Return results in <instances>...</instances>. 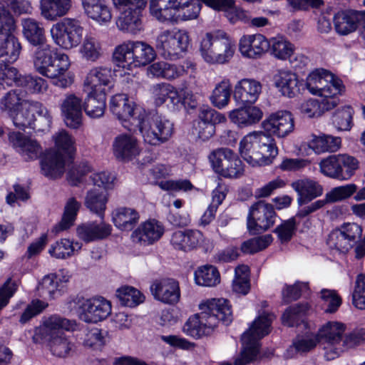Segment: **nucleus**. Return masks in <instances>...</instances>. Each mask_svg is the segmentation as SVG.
I'll use <instances>...</instances> for the list:
<instances>
[{"instance_id":"obj_64","label":"nucleus","mask_w":365,"mask_h":365,"mask_svg":"<svg viewBox=\"0 0 365 365\" xmlns=\"http://www.w3.org/2000/svg\"><path fill=\"white\" fill-rule=\"evenodd\" d=\"M327 245L330 248L336 249L343 253L348 252L352 247L350 241L346 239L339 228L334 230L329 235Z\"/></svg>"},{"instance_id":"obj_35","label":"nucleus","mask_w":365,"mask_h":365,"mask_svg":"<svg viewBox=\"0 0 365 365\" xmlns=\"http://www.w3.org/2000/svg\"><path fill=\"white\" fill-rule=\"evenodd\" d=\"M112 81V71L106 66H97L90 70L84 85L90 91L106 93V86H110Z\"/></svg>"},{"instance_id":"obj_53","label":"nucleus","mask_w":365,"mask_h":365,"mask_svg":"<svg viewBox=\"0 0 365 365\" xmlns=\"http://www.w3.org/2000/svg\"><path fill=\"white\" fill-rule=\"evenodd\" d=\"M195 280L198 285L213 287L220 282V273L216 267L205 265L195 272Z\"/></svg>"},{"instance_id":"obj_16","label":"nucleus","mask_w":365,"mask_h":365,"mask_svg":"<svg viewBox=\"0 0 365 365\" xmlns=\"http://www.w3.org/2000/svg\"><path fill=\"white\" fill-rule=\"evenodd\" d=\"M35 113L42 118L46 128L51 126L52 116L49 110L38 101H28L9 117L12 120L14 125L19 130H24L26 128L35 129Z\"/></svg>"},{"instance_id":"obj_3","label":"nucleus","mask_w":365,"mask_h":365,"mask_svg":"<svg viewBox=\"0 0 365 365\" xmlns=\"http://www.w3.org/2000/svg\"><path fill=\"white\" fill-rule=\"evenodd\" d=\"M149 9L159 22L176 24L196 19L201 4L196 0H150Z\"/></svg>"},{"instance_id":"obj_45","label":"nucleus","mask_w":365,"mask_h":365,"mask_svg":"<svg viewBox=\"0 0 365 365\" xmlns=\"http://www.w3.org/2000/svg\"><path fill=\"white\" fill-rule=\"evenodd\" d=\"M140 218L138 212L130 207H120L115 210L113 217L114 225L121 230H131Z\"/></svg>"},{"instance_id":"obj_2","label":"nucleus","mask_w":365,"mask_h":365,"mask_svg":"<svg viewBox=\"0 0 365 365\" xmlns=\"http://www.w3.org/2000/svg\"><path fill=\"white\" fill-rule=\"evenodd\" d=\"M201 312L190 317L183 327V331L192 337L209 334L219 321L228 325L232 321L229 302L225 299H211L199 305Z\"/></svg>"},{"instance_id":"obj_50","label":"nucleus","mask_w":365,"mask_h":365,"mask_svg":"<svg viewBox=\"0 0 365 365\" xmlns=\"http://www.w3.org/2000/svg\"><path fill=\"white\" fill-rule=\"evenodd\" d=\"M36 48L34 51L32 60L35 70L41 75H43L45 69L51 62L56 50H53L51 46L46 43L36 46Z\"/></svg>"},{"instance_id":"obj_19","label":"nucleus","mask_w":365,"mask_h":365,"mask_svg":"<svg viewBox=\"0 0 365 365\" xmlns=\"http://www.w3.org/2000/svg\"><path fill=\"white\" fill-rule=\"evenodd\" d=\"M344 324L338 322H328L319 330L316 336L318 342L324 344V356L327 360H333L341 354L340 341L345 331Z\"/></svg>"},{"instance_id":"obj_58","label":"nucleus","mask_w":365,"mask_h":365,"mask_svg":"<svg viewBox=\"0 0 365 365\" xmlns=\"http://www.w3.org/2000/svg\"><path fill=\"white\" fill-rule=\"evenodd\" d=\"M148 71L153 76L171 80L176 78L177 74L182 70L180 68H176L175 64L158 61L150 65Z\"/></svg>"},{"instance_id":"obj_54","label":"nucleus","mask_w":365,"mask_h":365,"mask_svg":"<svg viewBox=\"0 0 365 365\" xmlns=\"http://www.w3.org/2000/svg\"><path fill=\"white\" fill-rule=\"evenodd\" d=\"M81 249V244L76 242H73L68 239H61L52 245L48 253L57 259H66L74 254V252Z\"/></svg>"},{"instance_id":"obj_43","label":"nucleus","mask_w":365,"mask_h":365,"mask_svg":"<svg viewBox=\"0 0 365 365\" xmlns=\"http://www.w3.org/2000/svg\"><path fill=\"white\" fill-rule=\"evenodd\" d=\"M22 33L27 41L37 46L46 42L45 31L42 24L32 18L21 19Z\"/></svg>"},{"instance_id":"obj_32","label":"nucleus","mask_w":365,"mask_h":365,"mask_svg":"<svg viewBox=\"0 0 365 365\" xmlns=\"http://www.w3.org/2000/svg\"><path fill=\"white\" fill-rule=\"evenodd\" d=\"M163 233L164 227L160 222L149 220L140 225L132 233V238L135 242L148 245L158 241Z\"/></svg>"},{"instance_id":"obj_23","label":"nucleus","mask_w":365,"mask_h":365,"mask_svg":"<svg viewBox=\"0 0 365 365\" xmlns=\"http://www.w3.org/2000/svg\"><path fill=\"white\" fill-rule=\"evenodd\" d=\"M272 54L280 60L289 59L290 63L295 68H302L307 64L308 58L302 54H297L292 58L294 54V46L283 36H276L269 40Z\"/></svg>"},{"instance_id":"obj_7","label":"nucleus","mask_w":365,"mask_h":365,"mask_svg":"<svg viewBox=\"0 0 365 365\" xmlns=\"http://www.w3.org/2000/svg\"><path fill=\"white\" fill-rule=\"evenodd\" d=\"M156 56L154 48L143 41H128L115 47L113 53L118 66L131 69L144 66L152 62Z\"/></svg>"},{"instance_id":"obj_56","label":"nucleus","mask_w":365,"mask_h":365,"mask_svg":"<svg viewBox=\"0 0 365 365\" xmlns=\"http://www.w3.org/2000/svg\"><path fill=\"white\" fill-rule=\"evenodd\" d=\"M116 297L122 305L128 307H135L144 301V296L140 291L128 286L118 289Z\"/></svg>"},{"instance_id":"obj_26","label":"nucleus","mask_w":365,"mask_h":365,"mask_svg":"<svg viewBox=\"0 0 365 365\" xmlns=\"http://www.w3.org/2000/svg\"><path fill=\"white\" fill-rule=\"evenodd\" d=\"M83 103L80 97L75 94L66 96L61 104L64 122L68 127L77 129L82 124Z\"/></svg>"},{"instance_id":"obj_24","label":"nucleus","mask_w":365,"mask_h":365,"mask_svg":"<svg viewBox=\"0 0 365 365\" xmlns=\"http://www.w3.org/2000/svg\"><path fill=\"white\" fill-rule=\"evenodd\" d=\"M154 298L164 304H175L180 298L178 282L173 279L155 280L150 286Z\"/></svg>"},{"instance_id":"obj_15","label":"nucleus","mask_w":365,"mask_h":365,"mask_svg":"<svg viewBox=\"0 0 365 365\" xmlns=\"http://www.w3.org/2000/svg\"><path fill=\"white\" fill-rule=\"evenodd\" d=\"M83 28L79 21L66 18L53 24L51 36L54 43L63 49L69 50L78 46L81 42Z\"/></svg>"},{"instance_id":"obj_44","label":"nucleus","mask_w":365,"mask_h":365,"mask_svg":"<svg viewBox=\"0 0 365 365\" xmlns=\"http://www.w3.org/2000/svg\"><path fill=\"white\" fill-rule=\"evenodd\" d=\"M318 339L314 335L297 336L292 344L284 354L286 359H292L298 354H303L312 350L317 344Z\"/></svg>"},{"instance_id":"obj_10","label":"nucleus","mask_w":365,"mask_h":365,"mask_svg":"<svg viewBox=\"0 0 365 365\" xmlns=\"http://www.w3.org/2000/svg\"><path fill=\"white\" fill-rule=\"evenodd\" d=\"M119 16L116 19L117 28L124 32L136 34L143 29L142 10L147 0H112Z\"/></svg>"},{"instance_id":"obj_17","label":"nucleus","mask_w":365,"mask_h":365,"mask_svg":"<svg viewBox=\"0 0 365 365\" xmlns=\"http://www.w3.org/2000/svg\"><path fill=\"white\" fill-rule=\"evenodd\" d=\"M320 171L324 175L340 180L349 179L358 168L354 157L344 154L332 155L319 163Z\"/></svg>"},{"instance_id":"obj_55","label":"nucleus","mask_w":365,"mask_h":365,"mask_svg":"<svg viewBox=\"0 0 365 365\" xmlns=\"http://www.w3.org/2000/svg\"><path fill=\"white\" fill-rule=\"evenodd\" d=\"M48 339L49 349L53 356L64 358L73 350V344L65 334Z\"/></svg>"},{"instance_id":"obj_63","label":"nucleus","mask_w":365,"mask_h":365,"mask_svg":"<svg viewBox=\"0 0 365 365\" xmlns=\"http://www.w3.org/2000/svg\"><path fill=\"white\" fill-rule=\"evenodd\" d=\"M320 296L327 313H334L341 304V299L335 290L323 289Z\"/></svg>"},{"instance_id":"obj_42","label":"nucleus","mask_w":365,"mask_h":365,"mask_svg":"<svg viewBox=\"0 0 365 365\" xmlns=\"http://www.w3.org/2000/svg\"><path fill=\"white\" fill-rule=\"evenodd\" d=\"M152 93L155 104L160 106L169 101L173 107H178L181 103V95L170 84L158 83L153 86Z\"/></svg>"},{"instance_id":"obj_29","label":"nucleus","mask_w":365,"mask_h":365,"mask_svg":"<svg viewBox=\"0 0 365 365\" xmlns=\"http://www.w3.org/2000/svg\"><path fill=\"white\" fill-rule=\"evenodd\" d=\"M114 156L121 161H129L140 153L138 141L134 136L123 133L117 135L112 144Z\"/></svg>"},{"instance_id":"obj_34","label":"nucleus","mask_w":365,"mask_h":365,"mask_svg":"<svg viewBox=\"0 0 365 365\" xmlns=\"http://www.w3.org/2000/svg\"><path fill=\"white\" fill-rule=\"evenodd\" d=\"M292 187L297 193L299 206L308 204L323 193L322 186L316 181L309 179L296 180L292 183Z\"/></svg>"},{"instance_id":"obj_25","label":"nucleus","mask_w":365,"mask_h":365,"mask_svg":"<svg viewBox=\"0 0 365 365\" xmlns=\"http://www.w3.org/2000/svg\"><path fill=\"white\" fill-rule=\"evenodd\" d=\"M274 84L284 96L293 98L304 90V82L297 75L286 69L277 71L273 77Z\"/></svg>"},{"instance_id":"obj_20","label":"nucleus","mask_w":365,"mask_h":365,"mask_svg":"<svg viewBox=\"0 0 365 365\" xmlns=\"http://www.w3.org/2000/svg\"><path fill=\"white\" fill-rule=\"evenodd\" d=\"M275 218L273 205L264 200H259L250 208L247 229L253 235L264 232L273 226Z\"/></svg>"},{"instance_id":"obj_37","label":"nucleus","mask_w":365,"mask_h":365,"mask_svg":"<svg viewBox=\"0 0 365 365\" xmlns=\"http://www.w3.org/2000/svg\"><path fill=\"white\" fill-rule=\"evenodd\" d=\"M86 16L100 24H106L112 19V12L105 0H81Z\"/></svg>"},{"instance_id":"obj_9","label":"nucleus","mask_w":365,"mask_h":365,"mask_svg":"<svg viewBox=\"0 0 365 365\" xmlns=\"http://www.w3.org/2000/svg\"><path fill=\"white\" fill-rule=\"evenodd\" d=\"M190 43L188 32L185 29H169L161 31L155 40V48L165 59L177 60L187 50Z\"/></svg>"},{"instance_id":"obj_47","label":"nucleus","mask_w":365,"mask_h":365,"mask_svg":"<svg viewBox=\"0 0 365 365\" xmlns=\"http://www.w3.org/2000/svg\"><path fill=\"white\" fill-rule=\"evenodd\" d=\"M106 108V93L89 91L83 106L86 113L91 118L101 117Z\"/></svg>"},{"instance_id":"obj_33","label":"nucleus","mask_w":365,"mask_h":365,"mask_svg":"<svg viewBox=\"0 0 365 365\" xmlns=\"http://www.w3.org/2000/svg\"><path fill=\"white\" fill-rule=\"evenodd\" d=\"M262 91L261 83L252 78H243L235 86L234 98L242 104L255 103Z\"/></svg>"},{"instance_id":"obj_59","label":"nucleus","mask_w":365,"mask_h":365,"mask_svg":"<svg viewBox=\"0 0 365 365\" xmlns=\"http://www.w3.org/2000/svg\"><path fill=\"white\" fill-rule=\"evenodd\" d=\"M308 309L307 304H298L288 307L282 314V323L288 327L299 325L303 322V317Z\"/></svg>"},{"instance_id":"obj_6","label":"nucleus","mask_w":365,"mask_h":365,"mask_svg":"<svg viewBox=\"0 0 365 365\" xmlns=\"http://www.w3.org/2000/svg\"><path fill=\"white\" fill-rule=\"evenodd\" d=\"M200 53L210 64H224L230 61L235 51V43L223 30L207 32L202 38Z\"/></svg>"},{"instance_id":"obj_41","label":"nucleus","mask_w":365,"mask_h":365,"mask_svg":"<svg viewBox=\"0 0 365 365\" xmlns=\"http://www.w3.org/2000/svg\"><path fill=\"white\" fill-rule=\"evenodd\" d=\"M262 115V111L256 106L235 109L229 113L230 120L240 128L250 126L259 122Z\"/></svg>"},{"instance_id":"obj_62","label":"nucleus","mask_w":365,"mask_h":365,"mask_svg":"<svg viewBox=\"0 0 365 365\" xmlns=\"http://www.w3.org/2000/svg\"><path fill=\"white\" fill-rule=\"evenodd\" d=\"M353 109L350 106H344L337 110L333 117L332 122L339 130H349L351 128Z\"/></svg>"},{"instance_id":"obj_12","label":"nucleus","mask_w":365,"mask_h":365,"mask_svg":"<svg viewBox=\"0 0 365 365\" xmlns=\"http://www.w3.org/2000/svg\"><path fill=\"white\" fill-rule=\"evenodd\" d=\"M208 160L214 172L225 178L236 179L244 175L243 163L230 148H220L212 150Z\"/></svg>"},{"instance_id":"obj_38","label":"nucleus","mask_w":365,"mask_h":365,"mask_svg":"<svg viewBox=\"0 0 365 365\" xmlns=\"http://www.w3.org/2000/svg\"><path fill=\"white\" fill-rule=\"evenodd\" d=\"M66 158L55 150H48L41 160L43 174L51 179L58 178L65 171Z\"/></svg>"},{"instance_id":"obj_28","label":"nucleus","mask_w":365,"mask_h":365,"mask_svg":"<svg viewBox=\"0 0 365 365\" xmlns=\"http://www.w3.org/2000/svg\"><path fill=\"white\" fill-rule=\"evenodd\" d=\"M361 22L364 24L362 35L365 38V12L354 10L341 11L334 16L336 31L341 35H346L354 31Z\"/></svg>"},{"instance_id":"obj_4","label":"nucleus","mask_w":365,"mask_h":365,"mask_svg":"<svg viewBox=\"0 0 365 365\" xmlns=\"http://www.w3.org/2000/svg\"><path fill=\"white\" fill-rule=\"evenodd\" d=\"M16 26L14 18L4 6H0V68L7 72L21 51V44L14 35Z\"/></svg>"},{"instance_id":"obj_11","label":"nucleus","mask_w":365,"mask_h":365,"mask_svg":"<svg viewBox=\"0 0 365 365\" xmlns=\"http://www.w3.org/2000/svg\"><path fill=\"white\" fill-rule=\"evenodd\" d=\"M137 123L138 128L144 141L152 145H160L166 143L173 134V123L165 116L153 114L142 119Z\"/></svg>"},{"instance_id":"obj_49","label":"nucleus","mask_w":365,"mask_h":365,"mask_svg":"<svg viewBox=\"0 0 365 365\" xmlns=\"http://www.w3.org/2000/svg\"><path fill=\"white\" fill-rule=\"evenodd\" d=\"M27 101L23 98L21 90H11L0 98V110L10 116Z\"/></svg>"},{"instance_id":"obj_40","label":"nucleus","mask_w":365,"mask_h":365,"mask_svg":"<svg viewBox=\"0 0 365 365\" xmlns=\"http://www.w3.org/2000/svg\"><path fill=\"white\" fill-rule=\"evenodd\" d=\"M108 201V195L107 191L93 188L86 192L84 205L91 212L96 215L100 219H104Z\"/></svg>"},{"instance_id":"obj_22","label":"nucleus","mask_w":365,"mask_h":365,"mask_svg":"<svg viewBox=\"0 0 365 365\" xmlns=\"http://www.w3.org/2000/svg\"><path fill=\"white\" fill-rule=\"evenodd\" d=\"M70 66L71 62L68 56L56 50L51 62L42 76L48 78L57 79L55 85L61 88H66L73 82L71 76H65Z\"/></svg>"},{"instance_id":"obj_18","label":"nucleus","mask_w":365,"mask_h":365,"mask_svg":"<svg viewBox=\"0 0 365 365\" xmlns=\"http://www.w3.org/2000/svg\"><path fill=\"white\" fill-rule=\"evenodd\" d=\"M14 83L32 94H43L48 88L47 81L38 76H21L16 68H10L4 73L0 68V90L12 86Z\"/></svg>"},{"instance_id":"obj_21","label":"nucleus","mask_w":365,"mask_h":365,"mask_svg":"<svg viewBox=\"0 0 365 365\" xmlns=\"http://www.w3.org/2000/svg\"><path fill=\"white\" fill-rule=\"evenodd\" d=\"M9 143L26 161L38 159L43 153L40 143L30 136L19 131H11L8 134Z\"/></svg>"},{"instance_id":"obj_13","label":"nucleus","mask_w":365,"mask_h":365,"mask_svg":"<svg viewBox=\"0 0 365 365\" xmlns=\"http://www.w3.org/2000/svg\"><path fill=\"white\" fill-rule=\"evenodd\" d=\"M110 110L130 131H135L137 123L145 115V110L130 101L125 94H117L110 101Z\"/></svg>"},{"instance_id":"obj_52","label":"nucleus","mask_w":365,"mask_h":365,"mask_svg":"<svg viewBox=\"0 0 365 365\" xmlns=\"http://www.w3.org/2000/svg\"><path fill=\"white\" fill-rule=\"evenodd\" d=\"M81 207V203L75 197L68 199L65 205L62 220L58 225L55 227L56 232L67 230L73 225Z\"/></svg>"},{"instance_id":"obj_57","label":"nucleus","mask_w":365,"mask_h":365,"mask_svg":"<svg viewBox=\"0 0 365 365\" xmlns=\"http://www.w3.org/2000/svg\"><path fill=\"white\" fill-rule=\"evenodd\" d=\"M357 191V185L349 183L332 188L325 195L324 199L325 204L334 203L349 199Z\"/></svg>"},{"instance_id":"obj_51","label":"nucleus","mask_w":365,"mask_h":365,"mask_svg":"<svg viewBox=\"0 0 365 365\" xmlns=\"http://www.w3.org/2000/svg\"><path fill=\"white\" fill-rule=\"evenodd\" d=\"M82 57L88 61L95 62L103 55L100 41L91 35H86L80 48Z\"/></svg>"},{"instance_id":"obj_27","label":"nucleus","mask_w":365,"mask_h":365,"mask_svg":"<svg viewBox=\"0 0 365 365\" xmlns=\"http://www.w3.org/2000/svg\"><path fill=\"white\" fill-rule=\"evenodd\" d=\"M269 48V40L260 34L244 35L239 43L241 54L249 58H260Z\"/></svg>"},{"instance_id":"obj_1","label":"nucleus","mask_w":365,"mask_h":365,"mask_svg":"<svg viewBox=\"0 0 365 365\" xmlns=\"http://www.w3.org/2000/svg\"><path fill=\"white\" fill-rule=\"evenodd\" d=\"M264 131H254L246 135L240 143V153L252 166H262L272 163L278 154L274 135L284 138L294 130V118L287 110L271 113L262 123Z\"/></svg>"},{"instance_id":"obj_30","label":"nucleus","mask_w":365,"mask_h":365,"mask_svg":"<svg viewBox=\"0 0 365 365\" xmlns=\"http://www.w3.org/2000/svg\"><path fill=\"white\" fill-rule=\"evenodd\" d=\"M76 328L75 320H70L58 314H53L43 319L39 332L43 337L50 339L65 334L64 331H73Z\"/></svg>"},{"instance_id":"obj_5","label":"nucleus","mask_w":365,"mask_h":365,"mask_svg":"<svg viewBox=\"0 0 365 365\" xmlns=\"http://www.w3.org/2000/svg\"><path fill=\"white\" fill-rule=\"evenodd\" d=\"M275 316L268 312H260L247 331L242 336V350L235 359V365H245L254 361L259 351V341L271 330Z\"/></svg>"},{"instance_id":"obj_8","label":"nucleus","mask_w":365,"mask_h":365,"mask_svg":"<svg viewBox=\"0 0 365 365\" xmlns=\"http://www.w3.org/2000/svg\"><path fill=\"white\" fill-rule=\"evenodd\" d=\"M68 308L86 323H98L111 314V303L103 297H76L68 303Z\"/></svg>"},{"instance_id":"obj_61","label":"nucleus","mask_w":365,"mask_h":365,"mask_svg":"<svg viewBox=\"0 0 365 365\" xmlns=\"http://www.w3.org/2000/svg\"><path fill=\"white\" fill-rule=\"evenodd\" d=\"M271 235H264L244 242L241 250L245 254H253L267 247L272 242Z\"/></svg>"},{"instance_id":"obj_36","label":"nucleus","mask_w":365,"mask_h":365,"mask_svg":"<svg viewBox=\"0 0 365 365\" xmlns=\"http://www.w3.org/2000/svg\"><path fill=\"white\" fill-rule=\"evenodd\" d=\"M205 240L202 232L197 230L176 231L171 237V244L178 250L189 251L200 246Z\"/></svg>"},{"instance_id":"obj_14","label":"nucleus","mask_w":365,"mask_h":365,"mask_svg":"<svg viewBox=\"0 0 365 365\" xmlns=\"http://www.w3.org/2000/svg\"><path fill=\"white\" fill-rule=\"evenodd\" d=\"M309 93L317 96L342 93L345 87L341 79L327 70L320 68L311 72L304 83Z\"/></svg>"},{"instance_id":"obj_39","label":"nucleus","mask_w":365,"mask_h":365,"mask_svg":"<svg viewBox=\"0 0 365 365\" xmlns=\"http://www.w3.org/2000/svg\"><path fill=\"white\" fill-rule=\"evenodd\" d=\"M71 6V0H41V14L46 20L56 21L66 16Z\"/></svg>"},{"instance_id":"obj_48","label":"nucleus","mask_w":365,"mask_h":365,"mask_svg":"<svg viewBox=\"0 0 365 365\" xmlns=\"http://www.w3.org/2000/svg\"><path fill=\"white\" fill-rule=\"evenodd\" d=\"M231 83L229 78H225L216 84L210 97L212 104L219 108H225L230 100Z\"/></svg>"},{"instance_id":"obj_31","label":"nucleus","mask_w":365,"mask_h":365,"mask_svg":"<svg viewBox=\"0 0 365 365\" xmlns=\"http://www.w3.org/2000/svg\"><path fill=\"white\" fill-rule=\"evenodd\" d=\"M111 225L106 223L103 219L83 223L78 225L76 230L78 237L87 243L105 239L111 234Z\"/></svg>"},{"instance_id":"obj_60","label":"nucleus","mask_w":365,"mask_h":365,"mask_svg":"<svg viewBox=\"0 0 365 365\" xmlns=\"http://www.w3.org/2000/svg\"><path fill=\"white\" fill-rule=\"evenodd\" d=\"M56 150L66 157L70 156L75 151V141L73 137L65 130H61L53 135Z\"/></svg>"},{"instance_id":"obj_46","label":"nucleus","mask_w":365,"mask_h":365,"mask_svg":"<svg viewBox=\"0 0 365 365\" xmlns=\"http://www.w3.org/2000/svg\"><path fill=\"white\" fill-rule=\"evenodd\" d=\"M341 140L339 137L329 135H314L309 146L317 154L337 151L341 147Z\"/></svg>"}]
</instances>
